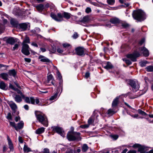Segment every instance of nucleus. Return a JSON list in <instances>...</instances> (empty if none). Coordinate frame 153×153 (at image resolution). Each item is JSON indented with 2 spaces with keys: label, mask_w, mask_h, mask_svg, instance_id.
Wrapping results in <instances>:
<instances>
[{
  "label": "nucleus",
  "mask_w": 153,
  "mask_h": 153,
  "mask_svg": "<svg viewBox=\"0 0 153 153\" xmlns=\"http://www.w3.org/2000/svg\"><path fill=\"white\" fill-rule=\"evenodd\" d=\"M35 114L37 119L39 122L46 127L48 126V119L44 114L38 111H35Z\"/></svg>",
  "instance_id": "1"
},
{
  "label": "nucleus",
  "mask_w": 153,
  "mask_h": 153,
  "mask_svg": "<svg viewBox=\"0 0 153 153\" xmlns=\"http://www.w3.org/2000/svg\"><path fill=\"white\" fill-rule=\"evenodd\" d=\"M71 14L68 13L64 12L63 16L60 13H58L57 15L53 12L51 13V17L55 21L57 22H60L62 21L63 17L67 19H69L71 16Z\"/></svg>",
  "instance_id": "2"
},
{
  "label": "nucleus",
  "mask_w": 153,
  "mask_h": 153,
  "mask_svg": "<svg viewBox=\"0 0 153 153\" xmlns=\"http://www.w3.org/2000/svg\"><path fill=\"white\" fill-rule=\"evenodd\" d=\"M132 15L133 18L138 21H143L146 18L145 13L141 10H134Z\"/></svg>",
  "instance_id": "3"
},
{
  "label": "nucleus",
  "mask_w": 153,
  "mask_h": 153,
  "mask_svg": "<svg viewBox=\"0 0 153 153\" xmlns=\"http://www.w3.org/2000/svg\"><path fill=\"white\" fill-rule=\"evenodd\" d=\"M79 132L69 131L67 134V137L68 140L70 141L75 140L79 141L81 140Z\"/></svg>",
  "instance_id": "4"
},
{
  "label": "nucleus",
  "mask_w": 153,
  "mask_h": 153,
  "mask_svg": "<svg viewBox=\"0 0 153 153\" xmlns=\"http://www.w3.org/2000/svg\"><path fill=\"white\" fill-rule=\"evenodd\" d=\"M25 100V102L28 103H31L32 104H38L39 102V99L38 98H34L33 97H30V98L28 97H22Z\"/></svg>",
  "instance_id": "5"
},
{
  "label": "nucleus",
  "mask_w": 153,
  "mask_h": 153,
  "mask_svg": "<svg viewBox=\"0 0 153 153\" xmlns=\"http://www.w3.org/2000/svg\"><path fill=\"white\" fill-rule=\"evenodd\" d=\"M76 54L81 56H84L87 53V50L83 47H79L75 49Z\"/></svg>",
  "instance_id": "6"
},
{
  "label": "nucleus",
  "mask_w": 153,
  "mask_h": 153,
  "mask_svg": "<svg viewBox=\"0 0 153 153\" xmlns=\"http://www.w3.org/2000/svg\"><path fill=\"white\" fill-rule=\"evenodd\" d=\"M22 47L21 50L22 53L26 56L29 55L30 54L29 51L30 48L29 45L25 43H22Z\"/></svg>",
  "instance_id": "7"
},
{
  "label": "nucleus",
  "mask_w": 153,
  "mask_h": 153,
  "mask_svg": "<svg viewBox=\"0 0 153 153\" xmlns=\"http://www.w3.org/2000/svg\"><path fill=\"white\" fill-rule=\"evenodd\" d=\"M140 55V53L137 52H135L132 54H128L126 55V57L131 59L133 62L136 61V58L139 57Z\"/></svg>",
  "instance_id": "8"
},
{
  "label": "nucleus",
  "mask_w": 153,
  "mask_h": 153,
  "mask_svg": "<svg viewBox=\"0 0 153 153\" xmlns=\"http://www.w3.org/2000/svg\"><path fill=\"white\" fill-rule=\"evenodd\" d=\"M129 83L132 88L133 91L136 92L138 90L139 88V85L137 82L132 80H130L129 82Z\"/></svg>",
  "instance_id": "9"
},
{
  "label": "nucleus",
  "mask_w": 153,
  "mask_h": 153,
  "mask_svg": "<svg viewBox=\"0 0 153 153\" xmlns=\"http://www.w3.org/2000/svg\"><path fill=\"white\" fill-rule=\"evenodd\" d=\"M52 128L54 131H55L60 134L62 137H65V134L62 129L61 127L58 126H53L52 127Z\"/></svg>",
  "instance_id": "10"
},
{
  "label": "nucleus",
  "mask_w": 153,
  "mask_h": 153,
  "mask_svg": "<svg viewBox=\"0 0 153 153\" xmlns=\"http://www.w3.org/2000/svg\"><path fill=\"white\" fill-rule=\"evenodd\" d=\"M4 40L6 41V43L11 45H13L16 41V39L12 37L9 38L5 37L4 38Z\"/></svg>",
  "instance_id": "11"
},
{
  "label": "nucleus",
  "mask_w": 153,
  "mask_h": 153,
  "mask_svg": "<svg viewBox=\"0 0 153 153\" xmlns=\"http://www.w3.org/2000/svg\"><path fill=\"white\" fill-rule=\"evenodd\" d=\"M8 104L10 107L11 109L15 113L16 110L17 109V106L16 104L13 101H10L9 102Z\"/></svg>",
  "instance_id": "12"
},
{
  "label": "nucleus",
  "mask_w": 153,
  "mask_h": 153,
  "mask_svg": "<svg viewBox=\"0 0 153 153\" xmlns=\"http://www.w3.org/2000/svg\"><path fill=\"white\" fill-rule=\"evenodd\" d=\"M13 97L15 101L17 103H20L22 101V97L19 95L14 94Z\"/></svg>",
  "instance_id": "13"
},
{
  "label": "nucleus",
  "mask_w": 153,
  "mask_h": 153,
  "mask_svg": "<svg viewBox=\"0 0 153 153\" xmlns=\"http://www.w3.org/2000/svg\"><path fill=\"white\" fill-rule=\"evenodd\" d=\"M140 50L143 51L144 56L147 57L149 55L148 50L145 47H141L139 48Z\"/></svg>",
  "instance_id": "14"
},
{
  "label": "nucleus",
  "mask_w": 153,
  "mask_h": 153,
  "mask_svg": "<svg viewBox=\"0 0 153 153\" xmlns=\"http://www.w3.org/2000/svg\"><path fill=\"white\" fill-rule=\"evenodd\" d=\"M0 88L4 90H6L7 89V85L3 81H1L0 82Z\"/></svg>",
  "instance_id": "15"
},
{
  "label": "nucleus",
  "mask_w": 153,
  "mask_h": 153,
  "mask_svg": "<svg viewBox=\"0 0 153 153\" xmlns=\"http://www.w3.org/2000/svg\"><path fill=\"white\" fill-rule=\"evenodd\" d=\"M8 74L10 76L15 77L17 74V72L14 69L10 70L8 71Z\"/></svg>",
  "instance_id": "16"
},
{
  "label": "nucleus",
  "mask_w": 153,
  "mask_h": 153,
  "mask_svg": "<svg viewBox=\"0 0 153 153\" xmlns=\"http://www.w3.org/2000/svg\"><path fill=\"white\" fill-rule=\"evenodd\" d=\"M24 123L22 121H21L17 124V126L15 128V130L18 131V129H21L22 128L24 127Z\"/></svg>",
  "instance_id": "17"
},
{
  "label": "nucleus",
  "mask_w": 153,
  "mask_h": 153,
  "mask_svg": "<svg viewBox=\"0 0 153 153\" xmlns=\"http://www.w3.org/2000/svg\"><path fill=\"white\" fill-rule=\"evenodd\" d=\"M0 78H2L3 79L7 80H8V74L5 73L0 74Z\"/></svg>",
  "instance_id": "18"
},
{
  "label": "nucleus",
  "mask_w": 153,
  "mask_h": 153,
  "mask_svg": "<svg viewBox=\"0 0 153 153\" xmlns=\"http://www.w3.org/2000/svg\"><path fill=\"white\" fill-rule=\"evenodd\" d=\"M110 22L114 24H117L120 22V20L117 18H114L111 19Z\"/></svg>",
  "instance_id": "19"
},
{
  "label": "nucleus",
  "mask_w": 153,
  "mask_h": 153,
  "mask_svg": "<svg viewBox=\"0 0 153 153\" xmlns=\"http://www.w3.org/2000/svg\"><path fill=\"white\" fill-rule=\"evenodd\" d=\"M7 140L8 141V144L9 145V149H10L11 151H13V144L11 141V140L9 137L8 136L7 137Z\"/></svg>",
  "instance_id": "20"
},
{
  "label": "nucleus",
  "mask_w": 153,
  "mask_h": 153,
  "mask_svg": "<svg viewBox=\"0 0 153 153\" xmlns=\"http://www.w3.org/2000/svg\"><path fill=\"white\" fill-rule=\"evenodd\" d=\"M103 67L105 69L107 70L111 69L113 67V66L111 64L110 62H107L105 65H103Z\"/></svg>",
  "instance_id": "21"
},
{
  "label": "nucleus",
  "mask_w": 153,
  "mask_h": 153,
  "mask_svg": "<svg viewBox=\"0 0 153 153\" xmlns=\"http://www.w3.org/2000/svg\"><path fill=\"white\" fill-rule=\"evenodd\" d=\"M36 8L38 11L41 13L43 10H44V5L42 4H40L36 6Z\"/></svg>",
  "instance_id": "22"
},
{
  "label": "nucleus",
  "mask_w": 153,
  "mask_h": 153,
  "mask_svg": "<svg viewBox=\"0 0 153 153\" xmlns=\"http://www.w3.org/2000/svg\"><path fill=\"white\" fill-rule=\"evenodd\" d=\"M45 130L44 127H41L36 129L35 131V133L37 134H40L43 133Z\"/></svg>",
  "instance_id": "23"
},
{
  "label": "nucleus",
  "mask_w": 153,
  "mask_h": 153,
  "mask_svg": "<svg viewBox=\"0 0 153 153\" xmlns=\"http://www.w3.org/2000/svg\"><path fill=\"white\" fill-rule=\"evenodd\" d=\"M119 98L118 97H116L114 100L112 104V107H116L117 106L118 104Z\"/></svg>",
  "instance_id": "24"
},
{
  "label": "nucleus",
  "mask_w": 153,
  "mask_h": 153,
  "mask_svg": "<svg viewBox=\"0 0 153 153\" xmlns=\"http://www.w3.org/2000/svg\"><path fill=\"white\" fill-rule=\"evenodd\" d=\"M39 58L40 59V61L41 62H48L50 61L49 59L41 55L39 56Z\"/></svg>",
  "instance_id": "25"
},
{
  "label": "nucleus",
  "mask_w": 153,
  "mask_h": 153,
  "mask_svg": "<svg viewBox=\"0 0 153 153\" xmlns=\"http://www.w3.org/2000/svg\"><path fill=\"white\" fill-rule=\"evenodd\" d=\"M19 26L21 29L23 30H26L27 28V25L26 23H23L20 24Z\"/></svg>",
  "instance_id": "26"
},
{
  "label": "nucleus",
  "mask_w": 153,
  "mask_h": 153,
  "mask_svg": "<svg viewBox=\"0 0 153 153\" xmlns=\"http://www.w3.org/2000/svg\"><path fill=\"white\" fill-rule=\"evenodd\" d=\"M89 21V16H84L82 19H81L79 20V21L82 22L87 23Z\"/></svg>",
  "instance_id": "27"
},
{
  "label": "nucleus",
  "mask_w": 153,
  "mask_h": 153,
  "mask_svg": "<svg viewBox=\"0 0 153 153\" xmlns=\"http://www.w3.org/2000/svg\"><path fill=\"white\" fill-rule=\"evenodd\" d=\"M10 22L11 24L13 26L16 27L17 26L18 22L17 21L14 19H11L10 20Z\"/></svg>",
  "instance_id": "28"
},
{
  "label": "nucleus",
  "mask_w": 153,
  "mask_h": 153,
  "mask_svg": "<svg viewBox=\"0 0 153 153\" xmlns=\"http://www.w3.org/2000/svg\"><path fill=\"white\" fill-rule=\"evenodd\" d=\"M88 147L86 144H84L82 147V150L83 152H85L88 150Z\"/></svg>",
  "instance_id": "29"
},
{
  "label": "nucleus",
  "mask_w": 153,
  "mask_h": 153,
  "mask_svg": "<svg viewBox=\"0 0 153 153\" xmlns=\"http://www.w3.org/2000/svg\"><path fill=\"white\" fill-rule=\"evenodd\" d=\"M145 149V146L140 145L138 149V151L140 152V153H143Z\"/></svg>",
  "instance_id": "30"
},
{
  "label": "nucleus",
  "mask_w": 153,
  "mask_h": 153,
  "mask_svg": "<svg viewBox=\"0 0 153 153\" xmlns=\"http://www.w3.org/2000/svg\"><path fill=\"white\" fill-rule=\"evenodd\" d=\"M23 150L25 152H27L31 151V149L25 145L24 146Z\"/></svg>",
  "instance_id": "31"
},
{
  "label": "nucleus",
  "mask_w": 153,
  "mask_h": 153,
  "mask_svg": "<svg viewBox=\"0 0 153 153\" xmlns=\"http://www.w3.org/2000/svg\"><path fill=\"white\" fill-rule=\"evenodd\" d=\"M146 71L148 72H153V66L150 65L145 68Z\"/></svg>",
  "instance_id": "32"
},
{
  "label": "nucleus",
  "mask_w": 153,
  "mask_h": 153,
  "mask_svg": "<svg viewBox=\"0 0 153 153\" xmlns=\"http://www.w3.org/2000/svg\"><path fill=\"white\" fill-rule=\"evenodd\" d=\"M110 137L114 140H116L118 138V135L117 134H113L110 135Z\"/></svg>",
  "instance_id": "33"
},
{
  "label": "nucleus",
  "mask_w": 153,
  "mask_h": 153,
  "mask_svg": "<svg viewBox=\"0 0 153 153\" xmlns=\"http://www.w3.org/2000/svg\"><path fill=\"white\" fill-rule=\"evenodd\" d=\"M58 93L55 94L53 95L49 99L50 100H53L56 99Z\"/></svg>",
  "instance_id": "34"
},
{
  "label": "nucleus",
  "mask_w": 153,
  "mask_h": 153,
  "mask_svg": "<svg viewBox=\"0 0 153 153\" xmlns=\"http://www.w3.org/2000/svg\"><path fill=\"white\" fill-rule=\"evenodd\" d=\"M147 63V62L146 61H143L140 62V65L142 67L146 66V65Z\"/></svg>",
  "instance_id": "35"
},
{
  "label": "nucleus",
  "mask_w": 153,
  "mask_h": 153,
  "mask_svg": "<svg viewBox=\"0 0 153 153\" xmlns=\"http://www.w3.org/2000/svg\"><path fill=\"white\" fill-rule=\"evenodd\" d=\"M30 43V41L29 38L28 37H26L25 39L23 41V42L22 43Z\"/></svg>",
  "instance_id": "36"
},
{
  "label": "nucleus",
  "mask_w": 153,
  "mask_h": 153,
  "mask_svg": "<svg viewBox=\"0 0 153 153\" xmlns=\"http://www.w3.org/2000/svg\"><path fill=\"white\" fill-rule=\"evenodd\" d=\"M59 87L61 88V92H62V80H59Z\"/></svg>",
  "instance_id": "37"
},
{
  "label": "nucleus",
  "mask_w": 153,
  "mask_h": 153,
  "mask_svg": "<svg viewBox=\"0 0 153 153\" xmlns=\"http://www.w3.org/2000/svg\"><path fill=\"white\" fill-rule=\"evenodd\" d=\"M15 91H16L18 94H20L22 97H25V95L22 94L21 91L18 88H16Z\"/></svg>",
  "instance_id": "38"
},
{
  "label": "nucleus",
  "mask_w": 153,
  "mask_h": 153,
  "mask_svg": "<svg viewBox=\"0 0 153 153\" xmlns=\"http://www.w3.org/2000/svg\"><path fill=\"white\" fill-rule=\"evenodd\" d=\"M107 1L108 3L110 5H113L115 2V0H107Z\"/></svg>",
  "instance_id": "39"
},
{
  "label": "nucleus",
  "mask_w": 153,
  "mask_h": 153,
  "mask_svg": "<svg viewBox=\"0 0 153 153\" xmlns=\"http://www.w3.org/2000/svg\"><path fill=\"white\" fill-rule=\"evenodd\" d=\"M6 118L8 120H13V118L12 117V116L11 115V114L10 113H9L7 115V116H6Z\"/></svg>",
  "instance_id": "40"
},
{
  "label": "nucleus",
  "mask_w": 153,
  "mask_h": 153,
  "mask_svg": "<svg viewBox=\"0 0 153 153\" xmlns=\"http://www.w3.org/2000/svg\"><path fill=\"white\" fill-rule=\"evenodd\" d=\"M123 61H125L126 64L128 65H130L131 64V62L128 59H123Z\"/></svg>",
  "instance_id": "41"
},
{
  "label": "nucleus",
  "mask_w": 153,
  "mask_h": 153,
  "mask_svg": "<svg viewBox=\"0 0 153 153\" xmlns=\"http://www.w3.org/2000/svg\"><path fill=\"white\" fill-rule=\"evenodd\" d=\"M56 47L52 46L51 48L50 49L49 51L51 52L54 53L56 52Z\"/></svg>",
  "instance_id": "42"
},
{
  "label": "nucleus",
  "mask_w": 153,
  "mask_h": 153,
  "mask_svg": "<svg viewBox=\"0 0 153 153\" xmlns=\"http://www.w3.org/2000/svg\"><path fill=\"white\" fill-rule=\"evenodd\" d=\"M115 113V112L113 110L111 109H108L107 111V114H108L109 115H112Z\"/></svg>",
  "instance_id": "43"
},
{
  "label": "nucleus",
  "mask_w": 153,
  "mask_h": 153,
  "mask_svg": "<svg viewBox=\"0 0 153 153\" xmlns=\"http://www.w3.org/2000/svg\"><path fill=\"white\" fill-rule=\"evenodd\" d=\"M57 79L59 80H62V77L59 71H58L57 72Z\"/></svg>",
  "instance_id": "44"
},
{
  "label": "nucleus",
  "mask_w": 153,
  "mask_h": 153,
  "mask_svg": "<svg viewBox=\"0 0 153 153\" xmlns=\"http://www.w3.org/2000/svg\"><path fill=\"white\" fill-rule=\"evenodd\" d=\"M62 45L63 47L64 48H68L69 47H71V45L68 43H64L62 44Z\"/></svg>",
  "instance_id": "45"
},
{
  "label": "nucleus",
  "mask_w": 153,
  "mask_h": 153,
  "mask_svg": "<svg viewBox=\"0 0 153 153\" xmlns=\"http://www.w3.org/2000/svg\"><path fill=\"white\" fill-rule=\"evenodd\" d=\"M94 120L91 117H90L88 119V124L89 125V126L90 124H91L92 123L94 122Z\"/></svg>",
  "instance_id": "46"
},
{
  "label": "nucleus",
  "mask_w": 153,
  "mask_h": 153,
  "mask_svg": "<svg viewBox=\"0 0 153 153\" xmlns=\"http://www.w3.org/2000/svg\"><path fill=\"white\" fill-rule=\"evenodd\" d=\"M138 112L139 114L143 115L145 116L147 114L145 112L140 109L138 110Z\"/></svg>",
  "instance_id": "47"
},
{
  "label": "nucleus",
  "mask_w": 153,
  "mask_h": 153,
  "mask_svg": "<svg viewBox=\"0 0 153 153\" xmlns=\"http://www.w3.org/2000/svg\"><path fill=\"white\" fill-rule=\"evenodd\" d=\"M79 35L78 33L76 32H75L73 36H72V37L74 39H76L78 37Z\"/></svg>",
  "instance_id": "48"
},
{
  "label": "nucleus",
  "mask_w": 153,
  "mask_h": 153,
  "mask_svg": "<svg viewBox=\"0 0 153 153\" xmlns=\"http://www.w3.org/2000/svg\"><path fill=\"white\" fill-rule=\"evenodd\" d=\"M89 125L88 124H85L81 125L80 126V127L83 128H87L89 127Z\"/></svg>",
  "instance_id": "49"
},
{
  "label": "nucleus",
  "mask_w": 153,
  "mask_h": 153,
  "mask_svg": "<svg viewBox=\"0 0 153 153\" xmlns=\"http://www.w3.org/2000/svg\"><path fill=\"white\" fill-rule=\"evenodd\" d=\"M53 79V76L51 74H50L47 76L48 80L49 82L50 81L52 80Z\"/></svg>",
  "instance_id": "50"
},
{
  "label": "nucleus",
  "mask_w": 153,
  "mask_h": 153,
  "mask_svg": "<svg viewBox=\"0 0 153 153\" xmlns=\"http://www.w3.org/2000/svg\"><path fill=\"white\" fill-rule=\"evenodd\" d=\"M42 152L43 153H50L49 149L47 148L44 149Z\"/></svg>",
  "instance_id": "51"
},
{
  "label": "nucleus",
  "mask_w": 153,
  "mask_h": 153,
  "mask_svg": "<svg viewBox=\"0 0 153 153\" xmlns=\"http://www.w3.org/2000/svg\"><path fill=\"white\" fill-rule=\"evenodd\" d=\"M145 42V39L144 38H143L139 41V44L140 45H141Z\"/></svg>",
  "instance_id": "52"
},
{
  "label": "nucleus",
  "mask_w": 153,
  "mask_h": 153,
  "mask_svg": "<svg viewBox=\"0 0 153 153\" xmlns=\"http://www.w3.org/2000/svg\"><path fill=\"white\" fill-rule=\"evenodd\" d=\"M10 124L11 126L14 127L15 129V128L16 127V123L15 122L10 121Z\"/></svg>",
  "instance_id": "53"
},
{
  "label": "nucleus",
  "mask_w": 153,
  "mask_h": 153,
  "mask_svg": "<svg viewBox=\"0 0 153 153\" xmlns=\"http://www.w3.org/2000/svg\"><path fill=\"white\" fill-rule=\"evenodd\" d=\"M63 51V50L60 48H58L57 49V51L58 53H62Z\"/></svg>",
  "instance_id": "54"
},
{
  "label": "nucleus",
  "mask_w": 153,
  "mask_h": 153,
  "mask_svg": "<svg viewBox=\"0 0 153 153\" xmlns=\"http://www.w3.org/2000/svg\"><path fill=\"white\" fill-rule=\"evenodd\" d=\"M19 47V45L17 44H16L13 47V49H12L13 51H14L16 50Z\"/></svg>",
  "instance_id": "55"
},
{
  "label": "nucleus",
  "mask_w": 153,
  "mask_h": 153,
  "mask_svg": "<svg viewBox=\"0 0 153 153\" xmlns=\"http://www.w3.org/2000/svg\"><path fill=\"white\" fill-rule=\"evenodd\" d=\"M91 11V8L90 7H88L85 9V12L87 13H89Z\"/></svg>",
  "instance_id": "56"
},
{
  "label": "nucleus",
  "mask_w": 153,
  "mask_h": 153,
  "mask_svg": "<svg viewBox=\"0 0 153 153\" xmlns=\"http://www.w3.org/2000/svg\"><path fill=\"white\" fill-rule=\"evenodd\" d=\"M74 150L72 149H68L65 153H73Z\"/></svg>",
  "instance_id": "57"
},
{
  "label": "nucleus",
  "mask_w": 153,
  "mask_h": 153,
  "mask_svg": "<svg viewBox=\"0 0 153 153\" xmlns=\"http://www.w3.org/2000/svg\"><path fill=\"white\" fill-rule=\"evenodd\" d=\"M9 87L11 89H12L14 91H15L16 89V88H15V87L11 84H10Z\"/></svg>",
  "instance_id": "58"
},
{
  "label": "nucleus",
  "mask_w": 153,
  "mask_h": 153,
  "mask_svg": "<svg viewBox=\"0 0 153 153\" xmlns=\"http://www.w3.org/2000/svg\"><path fill=\"white\" fill-rule=\"evenodd\" d=\"M49 4L47 3L44 5V10H46V9L48 8L49 7Z\"/></svg>",
  "instance_id": "59"
},
{
  "label": "nucleus",
  "mask_w": 153,
  "mask_h": 153,
  "mask_svg": "<svg viewBox=\"0 0 153 153\" xmlns=\"http://www.w3.org/2000/svg\"><path fill=\"white\" fill-rule=\"evenodd\" d=\"M3 27V25L0 24V34L3 33L4 29Z\"/></svg>",
  "instance_id": "60"
},
{
  "label": "nucleus",
  "mask_w": 153,
  "mask_h": 153,
  "mask_svg": "<svg viewBox=\"0 0 153 153\" xmlns=\"http://www.w3.org/2000/svg\"><path fill=\"white\" fill-rule=\"evenodd\" d=\"M31 45L35 47H36L37 48L38 47V45L35 42H33L31 43Z\"/></svg>",
  "instance_id": "61"
},
{
  "label": "nucleus",
  "mask_w": 153,
  "mask_h": 153,
  "mask_svg": "<svg viewBox=\"0 0 153 153\" xmlns=\"http://www.w3.org/2000/svg\"><path fill=\"white\" fill-rule=\"evenodd\" d=\"M140 144H135L134 145H133L132 147L134 148H138L139 146H140Z\"/></svg>",
  "instance_id": "62"
},
{
  "label": "nucleus",
  "mask_w": 153,
  "mask_h": 153,
  "mask_svg": "<svg viewBox=\"0 0 153 153\" xmlns=\"http://www.w3.org/2000/svg\"><path fill=\"white\" fill-rule=\"evenodd\" d=\"M7 148L5 146H4L3 148V152H5L7 150Z\"/></svg>",
  "instance_id": "63"
},
{
  "label": "nucleus",
  "mask_w": 153,
  "mask_h": 153,
  "mask_svg": "<svg viewBox=\"0 0 153 153\" xmlns=\"http://www.w3.org/2000/svg\"><path fill=\"white\" fill-rule=\"evenodd\" d=\"M127 153H137L136 151L134 150H130L128 151Z\"/></svg>",
  "instance_id": "64"
}]
</instances>
